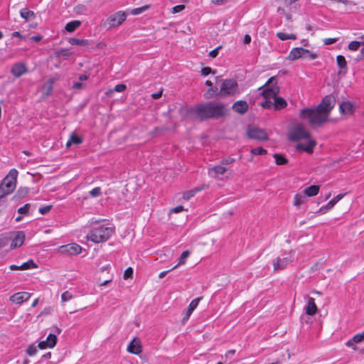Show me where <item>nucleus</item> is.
<instances>
[{
  "mask_svg": "<svg viewBox=\"0 0 364 364\" xmlns=\"http://www.w3.org/2000/svg\"><path fill=\"white\" fill-rule=\"evenodd\" d=\"M289 139L294 141L301 139L306 140V143L297 144L296 147L298 150L304 151L309 154L313 152L314 148L316 145V141L311 138L309 132L301 123L295 124L291 129Z\"/></svg>",
  "mask_w": 364,
  "mask_h": 364,
  "instance_id": "1",
  "label": "nucleus"
},
{
  "mask_svg": "<svg viewBox=\"0 0 364 364\" xmlns=\"http://www.w3.org/2000/svg\"><path fill=\"white\" fill-rule=\"evenodd\" d=\"M277 83L275 77H270L264 85L266 88L262 90V95L265 99L274 98V109H282L287 105V103L284 98L277 96L279 92V87L277 85Z\"/></svg>",
  "mask_w": 364,
  "mask_h": 364,
  "instance_id": "2",
  "label": "nucleus"
},
{
  "mask_svg": "<svg viewBox=\"0 0 364 364\" xmlns=\"http://www.w3.org/2000/svg\"><path fill=\"white\" fill-rule=\"evenodd\" d=\"M299 116L303 119H307L312 127H321L329 120V118L316 107L314 109L304 108L300 111Z\"/></svg>",
  "mask_w": 364,
  "mask_h": 364,
  "instance_id": "3",
  "label": "nucleus"
},
{
  "mask_svg": "<svg viewBox=\"0 0 364 364\" xmlns=\"http://www.w3.org/2000/svg\"><path fill=\"white\" fill-rule=\"evenodd\" d=\"M113 233L114 229L112 228L100 225L92 228L87 235L86 238L95 243H100L107 241Z\"/></svg>",
  "mask_w": 364,
  "mask_h": 364,
  "instance_id": "4",
  "label": "nucleus"
},
{
  "mask_svg": "<svg viewBox=\"0 0 364 364\" xmlns=\"http://www.w3.org/2000/svg\"><path fill=\"white\" fill-rule=\"evenodd\" d=\"M210 109L211 119H220L225 117L230 114V109L228 105L223 102L211 101L208 102Z\"/></svg>",
  "mask_w": 364,
  "mask_h": 364,
  "instance_id": "5",
  "label": "nucleus"
},
{
  "mask_svg": "<svg viewBox=\"0 0 364 364\" xmlns=\"http://www.w3.org/2000/svg\"><path fill=\"white\" fill-rule=\"evenodd\" d=\"M239 93L237 81L233 79H225L221 84L218 95L220 96H233Z\"/></svg>",
  "mask_w": 364,
  "mask_h": 364,
  "instance_id": "6",
  "label": "nucleus"
},
{
  "mask_svg": "<svg viewBox=\"0 0 364 364\" xmlns=\"http://www.w3.org/2000/svg\"><path fill=\"white\" fill-rule=\"evenodd\" d=\"M17 176L18 171L15 168H12L4 178L0 184L2 185L5 188V190L9 193H11L16 187Z\"/></svg>",
  "mask_w": 364,
  "mask_h": 364,
  "instance_id": "7",
  "label": "nucleus"
},
{
  "mask_svg": "<svg viewBox=\"0 0 364 364\" xmlns=\"http://www.w3.org/2000/svg\"><path fill=\"white\" fill-rule=\"evenodd\" d=\"M127 14L126 12L119 11L112 15H110L104 23L105 26H107L108 28L117 27L122 24L127 18Z\"/></svg>",
  "mask_w": 364,
  "mask_h": 364,
  "instance_id": "8",
  "label": "nucleus"
},
{
  "mask_svg": "<svg viewBox=\"0 0 364 364\" xmlns=\"http://www.w3.org/2000/svg\"><path fill=\"white\" fill-rule=\"evenodd\" d=\"M191 113L195 114L200 120L211 119L208 102L194 106L191 109Z\"/></svg>",
  "mask_w": 364,
  "mask_h": 364,
  "instance_id": "9",
  "label": "nucleus"
},
{
  "mask_svg": "<svg viewBox=\"0 0 364 364\" xmlns=\"http://www.w3.org/2000/svg\"><path fill=\"white\" fill-rule=\"evenodd\" d=\"M335 105V98L332 95L326 96L316 108L329 118Z\"/></svg>",
  "mask_w": 364,
  "mask_h": 364,
  "instance_id": "10",
  "label": "nucleus"
},
{
  "mask_svg": "<svg viewBox=\"0 0 364 364\" xmlns=\"http://www.w3.org/2000/svg\"><path fill=\"white\" fill-rule=\"evenodd\" d=\"M292 255L291 253L285 254L282 257H278L272 262L274 270L284 269L292 262Z\"/></svg>",
  "mask_w": 364,
  "mask_h": 364,
  "instance_id": "11",
  "label": "nucleus"
},
{
  "mask_svg": "<svg viewBox=\"0 0 364 364\" xmlns=\"http://www.w3.org/2000/svg\"><path fill=\"white\" fill-rule=\"evenodd\" d=\"M59 250L60 252L69 255H77L81 252L82 247L76 243H70L60 246Z\"/></svg>",
  "mask_w": 364,
  "mask_h": 364,
  "instance_id": "12",
  "label": "nucleus"
},
{
  "mask_svg": "<svg viewBox=\"0 0 364 364\" xmlns=\"http://www.w3.org/2000/svg\"><path fill=\"white\" fill-rule=\"evenodd\" d=\"M31 296V294L26 291H20L10 296L9 301L15 304L21 305L24 301H28Z\"/></svg>",
  "mask_w": 364,
  "mask_h": 364,
  "instance_id": "13",
  "label": "nucleus"
},
{
  "mask_svg": "<svg viewBox=\"0 0 364 364\" xmlns=\"http://www.w3.org/2000/svg\"><path fill=\"white\" fill-rule=\"evenodd\" d=\"M247 134L250 138L254 139L265 140L267 139L266 132L263 129L257 127L250 129Z\"/></svg>",
  "mask_w": 364,
  "mask_h": 364,
  "instance_id": "14",
  "label": "nucleus"
},
{
  "mask_svg": "<svg viewBox=\"0 0 364 364\" xmlns=\"http://www.w3.org/2000/svg\"><path fill=\"white\" fill-rule=\"evenodd\" d=\"M127 351L135 355L141 353V346L140 341L136 338H133L127 346Z\"/></svg>",
  "mask_w": 364,
  "mask_h": 364,
  "instance_id": "15",
  "label": "nucleus"
},
{
  "mask_svg": "<svg viewBox=\"0 0 364 364\" xmlns=\"http://www.w3.org/2000/svg\"><path fill=\"white\" fill-rule=\"evenodd\" d=\"M27 72V68L23 63H18L14 64L11 70V74L16 77H19Z\"/></svg>",
  "mask_w": 364,
  "mask_h": 364,
  "instance_id": "16",
  "label": "nucleus"
},
{
  "mask_svg": "<svg viewBox=\"0 0 364 364\" xmlns=\"http://www.w3.org/2000/svg\"><path fill=\"white\" fill-rule=\"evenodd\" d=\"M232 109L235 112L242 114L248 110V104L246 101L238 100L232 105Z\"/></svg>",
  "mask_w": 364,
  "mask_h": 364,
  "instance_id": "17",
  "label": "nucleus"
},
{
  "mask_svg": "<svg viewBox=\"0 0 364 364\" xmlns=\"http://www.w3.org/2000/svg\"><path fill=\"white\" fill-rule=\"evenodd\" d=\"M226 172V168L222 164L214 166L208 169V174L213 178H219Z\"/></svg>",
  "mask_w": 364,
  "mask_h": 364,
  "instance_id": "18",
  "label": "nucleus"
},
{
  "mask_svg": "<svg viewBox=\"0 0 364 364\" xmlns=\"http://www.w3.org/2000/svg\"><path fill=\"white\" fill-rule=\"evenodd\" d=\"M303 51L304 48L301 47L292 48L287 56V59L294 61L299 58H304V55Z\"/></svg>",
  "mask_w": 364,
  "mask_h": 364,
  "instance_id": "19",
  "label": "nucleus"
},
{
  "mask_svg": "<svg viewBox=\"0 0 364 364\" xmlns=\"http://www.w3.org/2000/svg\"><path fill=\"white\" fill-rule=\"evenodd\" d=\"M339 111L343 114L350 115L354 113L355 107L350 102H343L339 105Z\"/></svg>",
  "mask_w": 364,
  "mask_h": 364,
  "instance_id": "20",
  "label": "nucleus"
},
{
  "mask_svg": "<svg viewBox=\"0 0 364 364\" xmlns=\"http://www.w3.org/2000/svg\"><path fill=\"white\" fill-rule=\"evenodd\" d=\"M25 240V234L22 231H19L16 233L15 237L12 240L11 243V248L16 249V247L22 245Z\"/></svg>",
  "mask_w": 364,
  "mask_h": 364,
  "instance_id": "21",
  "label": "nucleus"
},
{
  "mask_svg": "<svg viewBox=\"0 0 364 364\" xmlns=\"http://www.w3.org/2000/svg\"><path fill=\"white\" fill-rule=\"evenodd\" d=\"M317 306L315 303V300L312 297H309L308 299V302L306 306H305V311L306 314L309 316H314L317 312Z\"/></svg>",
  "mask_w": 364,
  "mask_h": 364,
  "instance_id": "22",
  "label": "nucleus"
},
{
  "mask_svg": "<svg viewBox=\"0 0 364 364\" xmlns=\"http://www.w3.org/2000/svg\"><path fill=\"white\" fill-rule=\"evenodd\" d=\"M200 299H201V298L198 297V298L194 299L191 301V302L190 303V304L188 306L186 316L183 318V320H188L189 318V317L191 315V314L193 313V311L197 308Z\"/></svg>",
  "mask_w": 364,
  "mask_h": 364,
  "instance_id": "23",
  "label": "nucleus"
},
{
  "mask_svg": "<svg viewBox=\"0 0 364 364\" xmlns=\"http://www.w3.org/2000/svg\"><path fill=\"white\" fill-rule=\"evenodd\" d=\"M54 83L53 79H48L46 82H44L42 87V92L44 96H49L53 90V85Z\"/></svg>",
  "mask_w": 364,
  "mask_h": 364,
  "instance_id": "24",
  "label": "nucleus"
},
{
  "mask_svg": "<svg viewBox=\"0 0 364 364\" xmlns=\"http://www.w3.org/2000/svg\"><path fill=\"white\" fill-rule=\"evenodd\" d=\"M20 16L26 21H31L36 17L35 13L27 8L21 9Z\"/></svg>",
  "mask_w": 364,
  "mask_h": 364,
  "instance_id": "25",
  "label": "nucleus"
},
{
  "mask_svg": "<svg viewBox=\"0 0 364 364\" xmlns=\"http://www.w3.org/2000/svg\"><path fill=\"white\" fill-rule=\"evenodd\" d=\"M319 192V186L316 185L310 186L303 191L304 196L308 197H312L316 196Z\"/></svg>",
  "mask_w": 364,
  "mask_h": 364,
  "instance_id": "26",
  "label": "nucleus"
},
{
  "mask_svg": "<svg viewBox=\"0 0 364 364\" xmlns=\"http://www.w3.org/2000/svg\"><path fill=\"white\" fill-rule=\"evenodd\" d=\"M81 143H82V138L77 135L76 134L72 133L66 143V147L69 148L71 146L72 144L78 145L80 144Z\"/></svg>",
  "mask_w": 364,
  "mask_h": 364,
  "instance_id": "27",
  "label": "nucleus"
},
{
  "mask_svg": "<svg viewBox=\"0 0 364 364\" xmlns=\"http://www.w3.org/2000/svg\"><path fill=\"white\" fill-rule=\"evenodd\" d=\"M80 25H81V21H77V20L72 21L68 22L65 25V29L68 32L71 33V32L75 31Z\"/></svg>",
  "mask_w": 364,
  "mask_h": 364,
  "instance_id": "28",
  "label": "nucleus"
},
{
  "mask_svg": "<svg viewBox=\"0 0 364 364\" xmlns=\"http://www.w3.org/2000/svg\"><path fill=\"white\" fill-rule=\"evenodd\" d=\"M57 341V336L53 333H50L45 341V343L48 344V348H52L56 345Z\"/></svg>",
  "mask_w": 364,
  "mask_h": 364,
  "instance_id": "29",
  "label": "nucleus"
},
{
  "mask_svg": "<svg viewBox=\"0 0 364 364\" xmlns=\"http://www.w3.org/2000/svg\"><path fill=\"white\" fill-rule=\"evenodd\" d=\"M189 255H190L189 251H188V250L183 251L179 257L178 263L176 265H175L173 268H171V269H174L177 268L178 267H179L180 265L184 264L186 263V259L189 257Z\"/></svg>",
  "mask_w": 364,
  "mask_h": 364,
  "instance_id": "30",
  "label": "nucleus"
},
{
  "mask_svg": "<svg viewBox=\"0 0 364 364\" xmlns=\"http://www.w3.org/2000/svg\"><path fill=\"white\" fill-rule=\"evenodd\" d=\"M29 193V188L27 187H20L16 191L14 197L17 199L24 198Z\"/></svg>",
  "mask_w": 364,
  "mask_h": 364,
  "instance_id": "31",
  "label": "nucleus"
},
{
  "mask_svg": "<svg viewBox=\"0 0 364 364\" xmlns=\"http://www.w3.org/2000/svg\"><path fill=\"white\" fill-rule=\"evenodd\" d=\"M277 36L281 41H286V40H289V39L295 40L296 38V36L295 34H293V33L288 34V33H283V32L277 33Z\"/></svg>",
  "mask_w": 364,
  "mask_h": 364,
  "instance_id": "32",
  "label": "nucleus"
},
{
  "mask_svg": "<svg viewBox=\"0 0 364 364\" xmlns=\"http://www.w3.org/2000/svg\"><path fill=\"white\" fill-rule=\"evenodd\" d=\"M31 207V205L30 203H26L23 206L19 208L17 211H18V214L22 215L23 216H24V215L28 216L31 215V213H30Z\"/></svg>",
  "mask_w": 364,
  "mask_h": 364,
  "instance_id": "33",
  "label": "nucleus"
},
{
  "mask_svg": "<svg viewBox=\"0 0 364 364\" xmlns=\"http://www.w3.org/2000/svg\"><path fill=\"white\" fill-rule=\"evenodd\" d=\"M304 58H306V59H309V60H315L316 58H318V54L317 53H315V52H313L311 50H307V49H305L304 48Z\"/></svg>",
  "mask_w": 364,
  "mask_h": 364,
  "instance_id": "34",
  "label": "nucleus"
},
{
  "mask_svg": "<svg viewBox=\"0 0 364 364\" xmlns=\"http://www.w3.org/2000/svg\"><path fill=\"white\" fill-rule=\"evenodd\" d=\"M306 196L304 195V193H296L295 196H294V205H296V206H299L301 204H303L305 201H304V197Z\"/></svg>",
  "mask_w": 364,
  "mask_h": 364,
  "instance_id": "35",
  "label": "nucleus"
},
{
  "mask_svg": "<svg viewBox=\"0 0 364 364\" xmlns=\"http://www.w3.org/2000/svg\"><path fill=\"white\" fill-rule=\"evenodd\" d=\"M36 267H37V265L36 264V263L33 262V259H29L28 261L23 262L21 265V270H26V269H33V268H36Z\"/></svg>",
  "mask_w": 364,
  "mask_h": 364,
  "instance_id": "36",
  "label": "nucleus"
},
{
  "mask_svg": "<svg viewBox=\"0 0 364 364\" xmlns=\"http://www.w3.org/2000/svg\"><path fill=\"white\" fill-rule=\"evenodd\" d=\"M87 40L79 39L75 38H72L69 40V43L73 46H86L87 44Z\"/></svg>",
  "mask_w": 364,
  "mask_h": 364,
  "instance_id": "37",
  "label": "nucleus"
},
{
  "mask_svg": "<svg viewBox=\"0 0 364 364\" xmlns=\"http://www.w3.org/2000/svg\"><path fill=\"white\" fill-rule=\"evenodd\" d=\"M149 7V5H144L139 8L133 9L130 11V14L135 16L139 15L146 11Z\"/></svg>",
  "mask_w": 364,
  "mask_h": 364,
  "instance_id": "38",
  "label": "nucleus"
},
{
  "mask_svg": "<svg viewBox=\"0 0 364 364\" xmlns=\"http://www.w3.org/2000/svg\"><path fill=\"white\" fill-rule=\"evenodd\" d=\"M336 63L338 68L341 69H343L346 67V60L343 55H338L336 58Z\"/></svg>",
  "mask_w": 364,
  "mask_h": 364,
  "instance_id": "39",
  "label": "nucleus"
},
{
  "mask_svg": "<svg viewBox=\"0 0 364 364\" xmlns=\"http://www.w3.org/2000/svg\"><path fill=\"white\" fill-rule=\"evenodd\" d=\"M333 206H334V205H333V202H331V200H330L326 205L322 206L321 208H320V209L318 210V213H320V214H325L328 210L332 209Z\"/></svg>",
  "mask_w": 364,
  "mask_h": 364,
  "instance_id": "40",
  "label": "nucleus"
},
{
  "mask_svg": "<svg viewBox=\"0 0 364 364\" xmlns=\"http://www.w3.org/2000/svg\"><path fill=\"white\" fill-rule=\"evenodd\" d=\"M274 158L277 165H284L287 163V159L280 154H275Z\"/></svg>",
  "mask_w": 364,
  "mask_h": 364,
  "instance_id": "41",
  "label": "nucleus"
},
{
  "mask_svg": "<svg viewBox=\"0 0 364 364\" xmlns=\"http://www.w3.org/2000/svg\"><path fill=\"white\" fill-rule=\"evenodd\" d=\"M11 238L6 235H0V249L6 247L9 241H10Z\"/></svg>",
  "mask_w": 364,
  "mask_h": 364,
  "instance_id": "42",
  "label": "nucleus"
},
{
  "mask_svg": "<svg viewBox=\"0 0 364 364\" xmlns=\"http://www.w3.org/2000/svg\"><path fill=\"white\" fill-rule=\"evenodd\" d=\"M361 43H360L358 41H353L348 44V48L350 50L356 51L359 49Z\"/></svg>",
  "mask_w": 364,
  "mask_h": 364,
  "instance_id": "43",
  "label": "nucleus"
},
{
  "mask_svg": "<svg viewBox=\"0 0 364 364\" xmlns=\"http://www.w3.org/2000/svg\"><path fill=\"white\" fill-rule=\"evenodd\" d=\"M199 191V189H194L186 191L183 193V198L186 200H190L192 197L195 196V194Z\"/></svg>",
  "mask_w": 364,
  "mask_h": 364,
  "instance_id": "44",
  "label": "nucleus"
},
{
  "mask_svg": "<svg viewBox=\"0 0 364 364\" xmlns=\"http://www.w3.org/2000/svg\"><path fill=\"white\" fill-rule=\"evenodd\" d=\"M37 346L33 343V344H31L28 348H27V350H26V353L27 354L29 355V356H33L36 354L37 353Z\"/></svg>",
  "mask_w": 364,
  "mask_h": 364,
  "instance_id": "45",
  "label": "nucleus"
},
{
  "mask_svg": "<svg viewBox=\"0 0 364 364\" xmlns=\"http://www.w3.org/2000/svg\"><path fill=\"white\" fill-rule=\"evenodd\" d=\"M73 298V294L69 291H65L61 294V301L66 302L71 300Z\"/></svg>",
  "mask_w": 364,
  "mask_h": 364,
  "instance_id": "46",
  "label": "nucleus"
},
{
  "mask_svg": "<svg viewBox=\"0 0 364 364\" xmlns=\"http://www.w3.org/2000/svg\"><path fill=\"white\" fill-rule=\"evenodd\" d=\"M251 153L254 155H264L267 154V150L262 147H257L252 149Z\"/></svg>",
  "mask_w": 364,
  "mask_h": 364,
  "instance_id": "47",
  "label": "nucleus"
},
{
  "mask_svg": "<svg viewBox=\"0 0 364 364\" xmlns=\"http://www.w3.org/2000/svg\"><path fill=\"white\" fill-rule=\"evenodd\" d=\"M218 92V87H210L207 92L205 94V97L206 99H208L211 97L214 94H215Z\"/></svg>",
  "mask_w": 364,
  "mask_h": 364,
  "instance_id": "48",
  "label": "nucleus"
},
{
  "mask_svg": "<svg viewBox=\"0 0 364 364\" xmlns=\"http://www.w3.org/2000/svg\"><path fill=\"white\" fill-rule=\"evenodd\" d=\"M353 341L354 343H358L364 341V331L362 333H359L355 334L353 337Z\"/></svg>",
  "mask_w": 364,
  "mask_h": 364,
  "instance_id": "49",
  "label": "nucleus"
},
{
  "mask_svg": "<svg viewBox=\"0 0 364 364\" xmlns=\"http://www.w3.org/2000/svg\"><path fill=\"white\" fill-rule=\"evenodd\" d=\"M101 194V188L100 187H95L90 191V195L92 197H98Z\"/></svg>",
  "mask_w": 364,
  "mask_h": 364,
  "instance_id": "50",
  "label": "nucleus"
},
{
  "mask_svg": "<svg viewBox=\"0 0 364 364\" xmlns=\"http://www.w3.org/2000/svg\"><path fill=\"white\" fill-rule=\"evenodd\" d=\"M133 274V269L132 267H128L124 272L123 277L124 279L132 278Z\"/></svg>",
  "mask_w": 364,
  "mask_h": 364,
  "instance_id": "51",
  "label": "nucleus"
},
{
  "mask_svg": "<svg viewBox=\"0 0 364 364\" xmlns=\"http://www.w3.org/2000/svg\"><path fill=\"white\" fill-rule=\"evenodd\" d=\"M52 208V205H46L41 207L38 210L39 213L42 215L47 214Z\"/></svg>",
  "mask_w": 364,
  "mask_h": 364,
  "instance_id": "52",
  "label": "nucleus"
},
{
  "mask_svg": "<svg viewBox=\"0 0 364 364\" xmlns=\"http://www.w3.org/2000/svg\"><path fill=\"white\" fill-rule=\"evenodd\" d=\"M261 106L265 109H270L272 106H274L273 102L270 100L266 99L264 102H261Z\"/></svg>",
  "mask_w": 364,
  "mask_h": 364,
  "instance_id": "53",
  "label": "nucleus"
},
{
  "mask_svg": "<svg viewBox=\"0 0 364 364\" xmlns=\"http://www.w3.org/2000/svg\"><path fill=\"white\" fill-rule=\"evenodd\" d=\"M127 87L124 84H118L115 85L114 90L117 92H124L126 90Z\"/></svg>",
  "mask_w": 364,
  "mask_h": 364,
  "instance_id": "54",
  "label": "nucleus"
},
{
  "mask_svg": "<svg viewBox=\"0 0 364 364\" xmlns=\"http://www.w3.org/2000/svg\"><path fill=\"white\" fill-rule=\"evenodd\" d=\"M184 9H185V6H184V5H183V4H180V5L175 6L173 8V14H176V13L181 12V11H182Z\"/></svg>",
  "mask_w": 364,
  "mask_h": 364,
  "instance_id": "55",
  "label": "nucleus"
},
{
  "mask_svg": "<svg viewBox=\"0 0 364 364\" xmlns=\"http://www.w3.org/2000/svg\"><path fill=\"white\" fill-rule=\"evenodd\" d=\"M9 194L10 193L5 190V188L2 185L0 184V199Z\"/></svg>",
  "mask_w": 364,
  "mask_h": 364,
  "instance_id": "56",
  "label": "nucleus"
},
{
  "mask_svg": "<svg viewBox=\"0 0 364 364\" xmlns=\"http://www.w3.org/2000/svg\"><path fill=\"white\" fill-rule=\"evenodd\" d=\"M221 48V46H218L216 48H215L214 50H211L210 53H209V56L211 57V58H215L218 54V50Z\"/></svg>",
  "mask_w": 364,
  "mask_h": 364,
  "instance_id": "57",
  "label": "nucleus"
},
{
  "mask_svg": "<svg viewBox=\"0 0 364 364\" xmlns=\"http://www.w3.org/2000/svg\"><path fill=\"white\" fill-rule=\"evenodd\" d=\"M212 72V69L209 67H205V68H203L200 73L203 75L204 76H207L208 75H209L210 73Z\"/></svg>",
  "mask_w": 364,
  "mask_h": 364,
  "instance_id": "58",
  "label": "nucleus"
},
{
  "mask_svg": "<svg viewBox=\"0 0 364 364\" xmlns=\"http://www.w3.org/2000/svg\"><path fill=\"white\" fill-rule=\"evenodd\" d=\"M234 161H235L234 159H232L231 157H228V158H226V159H223L221 161V164H222V165L223 164L228 165V164H230L233 163Z\"/></svg>",
  "mask_w": 364,
  "mask_h": 364,
  "instance_id": "59",
  "label": "nucleus"
},
{
  "mask_svg": "<svg viewBox=\"0 0 364 364\" xmlns=\"http://www.w3.org/2000/svg\"><path fill=\"white\" fill-rule=\"evenodd\" d=\"M336 41H337V38H325L323 40V43L325 45H331V44L336 43Z\"/></svg>",
  "mask_w": 364,
  "mask_h": 364,
  "instance_id": "60",
  "label": "nucleus"
},
{
  "mask_svg": "<svg viewBox=\"0 0 364 364\" xmlns=\"http://www.w3.org/2000/svg\"><path fill=\"white\" fill-rule=\"evenodd\" d=\"M183 210H184L183 206L178 205V206H176L175 208H173L171 210V213H180V212L183 211Z\"/></svg>",
  "mask_w": 364,
  "mask_h": 364,
  "instance_id": "61",
  "label": "nucleus"
},
{
  "mask_svg": "<svg viewBox=\"0 0 364 364\" xmlns=\"http://www.w3.org/2000/svg\"><path fill=\"white\" fill-rule=\"evenodd\" d=\"M344 196L343 194H338L334 198H333L331 202H333V205H335Z\"/></svg>",
  "mask_w": 364,
  "mask_h": 364,
  "instance_id": "62",
  "label": "nucleus"
},
{
  "mask_svg": "<svg viewBox=\"0 0 364 364\" xmlns=\"http://www.w3.org/2000/svg\"><path fill=\"white\" fill-rule=\"evenodd\" d=\"M228 0H212L211 2L213 4L221 6L225 4Z\"/></svg>",
  "mask_w": 364,
  "mask_h": 364,
  "instance_id": "63",
  "label": "nucleus"
},
{
  "mask_svg": "<svg viewBox=\"0 0 364 364\" xmlns=\"http://www.w3.org/2000/svg\"><path fill=\"white\" fill-rule=\"evenodd\" d=\"M82 83L80 82H74L73 85V88L75 90H79L82 88Z\"/></svg>",
  "mask_w": 364,
  "mask_h": 364,
  "instance_id": "64",
  "label": "nucleus"
}]
</instances>
